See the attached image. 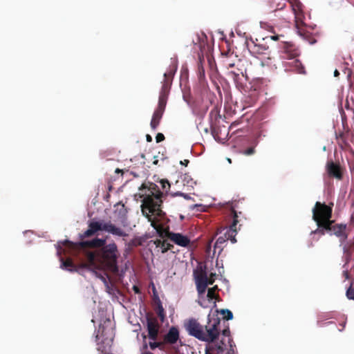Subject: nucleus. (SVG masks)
Segmentation results:
<instances>
[{
  "mask_svg": "<svg viewBox=\"0 0 354 354\" xmlns=\"http://www.w3.org/2000/svg\"><path fill=\"white\" fill-rule=\"evenodd\" d=\"M220 324L221 319L219 317L209 315L205 325H202L198 320L192 318L185 323V328L189 335L203 342L213 343L219 337L221 333Z\"/></svg>",
  "mask_w": 354,
  "mask_h": 354,
  "instance_id": "f257e3e1",
  "label": "nucleus"
},
{
  "mask_svg": "<svg viewBox=\"0 0 354 354\" xmlns=\"http://www.w3.org/2000/svg\"><path fill=\"white\" fill-rule=\"evenodd\" d=\"M140 189L142 192L146 190L143 193L145 197L141 205L142 214L145 216H149V214L160 217L164 216L165 212L161 209L163 193L160 191L158 186L153 183H144Z\"/></svg>",
  "mask_w": 354,
  "mask_h": 354,
  "instance_id": "f03ea898",
  "label": "nucleus"
},
{
  "mask_svg": "<svg viewBox=\"0 0 354 354\" xmlns=\"http://www.w3.org/2000/svg\"><path fill=\"white\" fill-rule=\"evenodd\" d=\"M118 247L115 243L106 245L97 252L98 262L106 269L115 272L118 270L117 260L118 257Z\"/></svg>",
  "mask_w": 354,
  "mask_h": 354,
  "instance_id": "7ed1b4c3",
  "label": "nucleus"
},
{
  "mask_svg": "<svg viewBox=\"0 0 354 354\" xmlns=\"http://www.w3.org/2000/svg\"><path fill=\"white\" fill-rule=\"evenodd\" d=\"M311 233L317 234L320 236H324L326 234L335 235L339 239L341 245L347 239L348 235L347 233V225L345 223H337L335 220H331L323 225L322 228H317L312 231Z\"/></svg>",
  "mask_w": 354,
  "mask_h": 354,
  "instance_id": "20e7f679",
  "label": "nucleus"
},
{
  "mask_svg": "<svg viewBox=\"0 0 354 354\" xmlns=\"http://www.w3.org/2000/svg\"><path fill=\"white\" fill-rule=\"evenodd\" d=\"M333 203L326 205L324 203L316 202L313 208V219L316 223L317 228H322L323 225L332 219Z\"/></svg>",
  "mask_w": 354,
  "mask_h": 354,
  "instance_id": "39448f33",
  "label": "nucleus"
},
{
  "mask_svg": "<svg viewBox=\"0 0 354 354\" xmlns=\"http://www.w3.org/2000/svg\"><path fill=\"white\" fill-rule=\"evenodd\" d=\"M238 203H233L231 207L232 215V223L230 225L229 227H224L222 230H220L218 233L221 234L223 231H224L223 237L227 238V241L230 240L232 243H236V236L237 234V224L240 222L239 218L242 215L241 212H237L236 208Z\"/></svg>",
  "mask_w": 354,
  "mask_h": 354,
  "instance_id": "423d86ee",
  "label": "nucleus"
},
{
  "mask_svg": "<svg viewBox=\"0 0 354 354\" xmlns=\"http://www.w3.org/2000/svg\"><path fill=\"white\" fill-rule=\"evenodd\" d=\"M104 239L95 238L91 241H82L77 243L68 240L63 241L62 244L70 250L77 251L85 248H103L105 246Z\"/></svg>",
  "mask_w": 354,
  "mask_h": 354,
  "instance_id": "0eeeda50",
  "label": "nucleus"
},
{
  "mask_svg": "<svg viewBox=\"0 0 354 354\" xmlns=\"http://www.w3.org/2000/svg\"><path fill=\"white\" fill-rule=\"evenodd\" d=\"M88 229H90L95 234L98 231H105L113 235L119 236H126L127 234L120 227H116L111 222L102 223L98 221H92L88 224Z\"/></svg>",
  "mask_w": 354,
  "mask_h": 354,
  "instance_id": "6e6552de",
  "label": "nucleus"
},
{
  "mask_svg": "<svg viewBox=\"0 0 354 354\" xmlns=\"http://www.w3.org/2000/svg\"><path fill=\"white\" fill-rule=\"evenodd\" d=\"M248 48L250 53L257 57L260 55L265 56L266 59L261 62L262 66L266 65L277 68L275 64H272V58L270 56V51L269 50L268 46L265 44H256L254 41H252V44L248 45Z\"/></svg>",
  "mask_w": 354,
  "mask_h": 354,
  "instance_id": "1a4fd4ad",
  "label": "nucleus"
},
{
  "mask_svg": "<svg viewBox=\"0 0 354 354\" xmlns=\"http://www.w3.org/2000/svg\"><path fill=\"white\" fill-rule=\"evenodd\" d=\"M149 216H145L151 223V225L156 230L157 233L161 238H167L169 239V235L172 232L169 231L168 226L165 227L164 220L165 214L162 217L153 215L152 214H148Z\"/></svg>",
  "mask_w": 354,
  "mask_h": 354,
  "instance_id": "9d476101",
  "label": "nucleus"
},
{
  "mask_svg": "<svg viewBox=\"0 0 354 354\" xmlns=\"http://www.w3.org/2000/svg\"><path fill=\"white\" fill-rule=\"evenodd\" d=\"M326 171L329 178L342 180L344 178L345 168L339 162L330 160L326 162Z\"/></svg>",
  "mask_w": 354,
  "mask_h": 354,
  "instance_id": "9b49d317",
  "label": "nucleus"
},
{
  "mask_svg": "<svg viewBox=\"0 0 354 354\" xmlns=\"http://www.w3.org/2000/svg\"><path fill=\"white\" fill-rule=\"evenodd\" d=\"M147 327L149 339L153 341L156 340L159 333V324L157 319L147 316Z\"/></svg>",
  "mask_w": 354,
  "mask_h": 354,
  "instance_id": "f8f14e48",
  "label": "nucleus"
},
{
  "mask_svg": "<svg viewBox=\"0 0 354 354\" xmlns=\"http://www.w3.org/2000/svg\"><path fill=\"white\" fill-rule=\"evenodd\" d=\"M195 278L198 294L201 295L205 293L208 285L207 272L205 270H201L199 272L196 274Z\"/></svg>",
  "mask_w": 354,
  "mask_h": 354,
  "instance_id": "ddd939ff",
  "label": "nucleus"
},
{
  "mask_svg": "<svg viewBox=\"0 0 354 354\" xmlns=\"http://www.w3.org/2000/svg\"><path fill=\"white\" fill-rule=\"evenodd\" d=\"M295 15L296 24H302L304 19L303 5L299 0H288Z\"/></svg>",
  "mask_w": 354,
  "mask_h": 354,
  "instance_id": "4468645a",
  "label": "nucleus"
},
{
  "mask_svg": "<svg viewBox=\"0 0 354 354\" xmlns=\"http://www.w3.org/2000/svg\"><path fill=\"white\" fill-rule=\"evenodd\" d=\"M342 250L344 254V259L345 261L342 268H345L346 266H348V264L354 259V240L349 241L344 244Z\"/></svg>",
  "mask_w": 354,
  "mask_h": 354,
  "instance_id": "2eb2a0df",
  "label": "nucleus"
},
{
  "mask_svg": "<svg viewBox=\"0 0 354 354\" xmlns=\"http://www.w3.org/2000/svg\"><path fill=\"white\" fill-rule=\"evenodd\" d=\"M169 240L181 247H187L190 243L189 237L180 233L172 232L169 235Z\"/></svg>",
  "mask_w": 354,
  "mask_h": 354,
  "instance_id": "dca6fc26",
  "label": "nucleus"
},
{
  "mask_svg": "<svg viewBox=\"0 0 354 354\" xmlns=\"http://www.w3.org/2000/svg\"><path fill=\"white\" fill-rule=\"evenodd\" d=\"M179 339V330L175 327L172 326L169 329L167 333L164 336L163 340L165 344H174Z\"/></svg>",
  "mask_w": 354,
  "mask_h": 354,
  "instance_id": "f3484780",
  "label": "nucleus"
},
{
  "mask_svg": "<svg viewBox=\"0 0 354 354\" xmlns=\"http://www.w3.org/2000/svg\"><path fill=\"white\" fill-rule=\"evenodd\" d=\"M225 67L227 70V75L235 82H238L240 75L243 74L242 71L236 67L234 63H226Z\"/></svg>",
  "mask_w": 354,
  "mask_h": 354,
  "instance_id": "a211bd4d",
  "label": "nucleus"
},
{
  "mask_svg": "<svg viewBox=\"0 0 354 354\" xmlns=\"http://www.w3.org/2000/svg\"><path fill=\"white\" fill-rule=\"evenodd\" d=\"M348 131L341 132L339 134H336V140L341 149H346L349 147V143L348 142Z\"/></svg>",
  "mask_w": 354,
  "mask_h": 354,
  "instance_id": "6ab92c4d",
  "label": "nucleus"
},
{
  "mask_svg": "<svg viewBox=\"0 0 354 354\" xmlns=\"http://www.w3.org/2000/svg\"><path fill=\"white\" fill-rule=\"evenodd\" d=\"M163 113V111L156 109L155 110L150 122V126L152 130L155 131L158 127Z\"/></svg>",
  "mask_w": 354,
  "mask_h": 354,
  "instance_id": "aec40b11",
  "label": "nucleus"
},
{
  "mask_svg": "<svg viewBox=\"0 0 354 354\" xmlns=\"http://www.w3.org/2000/svg\"><path fill=\"white\" fill-rule=\"evenodd\" d=\"M284 51L283 56L284 58L287 59H294L298 55L297 51L292 48V45L288 44H284Z\"/></svg>",
  "mask_w": 354,
  "mask_h": 354,
  "instance_id": "412c9836",
  "label": "nucleus"
},
{
  "mask_svg": "<svg viewBox=\"0 0 354 354\" xmlns=\"http://www.w3.org/2000/svg\"><path fill=\"white\" fill-rule=\"evenodd\" d=\"M272 11L281 10L286 7V0H270L268 2Z\"/></svg>",
  "mask_w": 354,
  "mask_h": 354,
  "instance_id": "4be33fe9",
  "label": "nucleus"
},
{
  "mask_svg": "<svg viewBox=\"0 0 354 354\" xmlns=\"http://www.w3.org/2000/svg\"><path fill=\"white\" fill-rule=\"evenodd\" d=\"M167 90H163L161 91L159 100H158V107L156 108V110L165 111L166 104H167V95L165 94Z\"/></svg>",
  "mask_w": 354,
  "mask_h": 354,
  "instance_id": "5701e85b",
  "label": "nucleus"
},
{
  "mask_svg": "<svg viewBox=\"0 0 354 354\" xmlns=\"http://www.w3.org/2000/svg\"><path fill=\"white\" fill-rule=\"evenodd\" d=\"M62 264L61 268L63 269H66L68 271L73 272L76 271V267L75 264L73 263L72 259H67L66 260H64L63 259H61Z\"/></svg>",
  "mask_w": 354,
  "mask_h": 354,
  "instance_id": "b1692460",
  "label": "nucleus"
},
{
  "mask_svg": "<svg viewBox=\"0 0 354 354\" xmlns=\"http://www.w3.org/2000/svg\"><path fill=\"white\" fill-rule=\"evenodd\" d=\"M154 243L156 245V247H160L161 248L162 253L167 252L173 248V245L166 242L165 241H161L160 239L155 241Z\"/></svg>",
  "mask_w": 354,
  "mask_h": 354,
  "instance_id": "393cba45",
  "label": "nucleus"
},
{
  "mask_svg": "<svg viewBox=\"0 0 354 354\" xmlns=\"http://www.w3.org/2000/svg\"><path fill=\"white\" fill-rule=\"evenodd\" d=\"M225 347H226V344H225L224 340L221 339L219 343H218L215 345V347H214V346H212L209 348L206 347L205 350L208 349L209 352H210V351H213L214 348H216L217 350V354H223V353L225 350ZM209 353L212 354L211 353Z\"/></svg>",
  "mask_w": 354,
  "mask_h": 354,
  "instance_id": "a878e982",
  "label": "nucleus"
},
{
  "mask_svg": "<svg viewBox=\"0 0 354 354\" xmlns=\"http://www.w3.org/2000/svg\"><path fill=\"white\" fill-rule=\"evenodd\" d=\"M176 70V67H175L174 69L170 70L167 73H165L164 77H165V82H164L163 86H162V89L163 90H167L168 84H171V82H170L171 80L170 79L174 75Z\"/></svg>",
  "mask_w": 354,
  "mask_h": 354,
  "instance_id": "bb28decb",
  "label": "nucleus"
},
{
  "mask_svg": "<svg viewBox=\"0 0 354 354\" xmlns=\"http://www.w3.org/2000/svg\"><path fill=\"white\" fill-rule=\"evenodd\" d=\"M258 100V93L254 90L246 97L245 102L249 104V106L254 104Z\"/></svg>",
  "mask_w": 354,
  "mask_h": 354,
  "instance_id": "cd10ccee",
  "label": "nucleus"
},
{
  "mask_svg": "<svg viewBox=\"0 0 354 354\" xmlns=\"http://www.w3.org/2000/svg\"><path fill=\"white\" fill-rule=\"evenodd\" d=\"M156 313H157L158 316L160 317L161 321H163L165 317V313L164 308L162 307V305L160 299L158 300L157 307H156Z\"/></svg>",
  "mask_w": 354,
  "mask_h": 354,
  "instance_id": "c85d7f7f",
  "label": "nucleus"
},
{
  "mask_svg": "<svg viewBox=\"0 0 354 354\" xmlns=\"http://www.w3.org/2000/svg\"><path fill=\"white\" fill-rule=\"evenodd\" d=\"M86 259L90 265H94L95 261H98L97 253L88 252L86 254Z\"/></svg>",
  "mask_w": 354,
  "mask_h": 354,
  "instance_id": "c756f323",
  "label": "nucleus"
},
{
  "mask_svg": "<svg viewBox=\"0 0 354 354\" xmlns=\"http://www.w3.org/2000/svg\"><path fill=\"white\" fill-rule=\"evenodd\" d=\"M164 340L162 342H156V340L153 342H149V347L151 350H154L156 348H160V350H163L165 347Z\"/></svg>",
  "mask_w": 354,
  "mask_h": 354,
  "instance_id": "7c9ffc66",
  "label": "nucleus"
},
{
  "mask_svg": "<svg viewBox=\"0 0 354 354\" xmlns=\"http://www.w3.org/2000/svg\"><path fill=\"white\" fill-rule=\"evenodd\" d=\"M198 76L200 80H203L205 78V69L201 59L198 63Z\"/></svg>",
  "mask_w": 354,
  "mask_h": 354,
  "instance_id": "2f4dec72",
  "label": "nucleus"
},
{
  "mask_svg": "<svg viewBox=\"0 0 354 354\" xmlns=\"http://www.w3.org/2000/svg\"><path fill=\"white\" fill-rule=\"evenodd\" d=\"M219 313L223 315V319L225 320H230L233 318L232 313L228 309H221Z\"/></svg>",
  "mask_w": 354,
  "mask_h": 354,
  "instance_id": "473e14b6",
  "label": "nucleus"
},
{
  "mask_svg": "<svg viewBox=\"0 0 354 354\" xmlns=\"http://www.w3.org/2000/svg\"><path fill=\"white\" fill-rule=\"evenodd\" d=\"M218 290V286H215L211 288H209L208 289V291H207V297L209 299H215L216 297V291Z\"/></svg>",
  "mask_w": 354,
  "mask_h": 354,
  "instance_id": "72a5a7b5",
  "label": "nucleus"
},
{
  "mask_svg": "<svg viewBox=\"0 0 354 354\" xmlns=\"http://www.w3.org/2000/svg\"><path fill=\"white\" fill-rule=\"evenodd\" d=\"M227 241V238L226 237H223V236H220L216 243H215V245L214 247L215 248H223V244L225 243V242Z\"/></svg>",
  "mask_w": 354,
  "mask_h": 354,
  "instance_id": "f704fd0d",
  "label": "nucleus"
},
{
  "mask_svg": "<svg viewBox=\"0 0 354 354\" xmlns=\"http://www.w3.org/2000/svg\"><path fill=\"white\" fill-rule=\"evenodd\" d=\"M353 285V282H351L346 292V297L351 300H354V289L352 288Z\"/></svg>",
  "mask_w": 354,
  "mask_h": 354,
  "instance_id": "c9c22d12",
  "label": "nucleus"
},
{
  "mask_svg": "<svg viewBox=\"0 0 354 354\" xmlns=\"http://www.w3.org/2000/svg\"><path fill=\"white\" fill-rule=\"evenodd\" d=\"M94 235L95 234L90 229L88 228L85 232L80 234V239L83 240L86 238H88Z\"/></svg>",
  "mask_w": 354,
  "mask_h": 354,
  "instance_id": "e433bc0d",
  "label": "nucleus"
},
{
  "mask_svg": "<svg viewBox=\"0 0 354 354\" xmlns=\"http://www.w3.org/2000/svg\"><path fill=\"white\" fill-rule=\"evenodd\" d=\"M160 184H161V186H162V189L164 192H167V191L170 188V183L169 182L168 180L167 179H162L160 181Z\"/></svg>",
  "mask_w": 354,
  "mask_h": 354,
  "instance_id": "4c0bfd02",
  "label": "nucleus"
},
{
  "mask_svg": "<svg viewBox=\"0 0 354 354\" xmlns=\"http://www.w3.org/2000/svg\"><path fill=\"white\" fill-rule=\"evenodd\" d=\"M255 153V149L254 147H249L248 149L243 151V154L245 156H250Z\"/></svg>",
  "mask_w": 354,
  "mask_h": 354,
  "instance_id": "58836bf2",
  "label": "nucleus"
},
{
  "mask_svg": "<svg viewBox=\"0 0 354 354\" xmlns=\"http://www.w3.org/2000/svg\"><path fill=\"white\" fill-rule=\"evenodd\" d=\"M221 333L224 337H227L228 339L232 338L230 335V330L229 326H227L225 328L222 330Z\"/></svg>",
  "mask_w": 354,
  "mask_h": 354,
  "instance_id": "ea45409f",
  "label": "nucleus"
},
{
  "mask_svg": "<svg viewBox=\"0 0 354 354\" xmlns=\"http://www.w3.org/2000/svg\"><path fill=\"white\" fill-rule=\"evenodd\" d=\"M344 269V270L342 272L344 277L345 278V279H347V280L350 279L351 276H350V273L348 270V266H346V267Z\"/></svg>",
  "mask_w": 354,
  "mask_h": 354,
  "instance_id": "a19ab883",
  "label": "nucleus"
},
{
  "mask_svg": "<svg viewBox=\"0 0 354 354\" xmlns=\"http://www.w3.org/2000/svg\"><path fill=\"white\" fill-rule=\"evenodd\" d=\"M165 138V136L162 133H158L156 136V142H160L163 141Z\"/></svg>",
  "mask_w": 354,
  "mask_h": 354,
  "instance_id": "79ce46f5",
  "label": "nucleus"
},
{
  "mask_svg": "<svg viewBox=\"0 0 354 354\" xmlns=\"http://www.w3.org/2000/svg\"><path fill=\"white\" fill-rule=\"evenodd\" d=\"M215 277H216V274H213V273H212V274H210V277H209V278H208V277H207V282H208V285H209H209L213 284V283H214V281H215Z\"/></svg>",
  "mask_w": 354,
  "mask_h": 354,
  "instance_id": "37998d69",
  "label": "nucleus"
},
{
  "mask_svg": "<svg viewBox=\"0 0 354 354\" xmlns=\"http://www.w3.org/2000/svg\"><path fill=\"white\" fill-rule=\"evenodd\" d=\"M325 318V317L322 315H320L318 316L317 319V325L319 326H323V319Z\"/></svg>",
  "mask_w": 354,
  "mask_h": 354,
  "instance_id": "c03bdc74",
  "label": "nucleus"
},
{
  "mask_svg": "<svg viewBox=\"0 0 354 354\" xmlns=\"http://www.w3.org/2000/svg\"><path fill=\"white\" fill-rule=\"evenodd\" d=\"M281 37H283V35H272V36H270V39H272V40L277 41V40H278Z\"/></svg>",
  "mask_w": 354,
  "mask_h": 354,
  "instance_id": "a18cd8bd",
  "label": "nucleus"
},
{
  "mask_svg": "<svg viewBox=\"0 0 354 354\" xmlns=\"http://www.w3.org/2000/svg\"><path fill=\"white\" fill-rule=\"evenodd\" d=\"M189 162V160L185 159L184 160H181L180 162V164L187 167L188 165Z\"/></svg>",
  "mask_w": 354,
  "mask_h": 354,
  "instance_id": "49530a36",
  "label": "nucleus"
},
{
  "mask_svg": "<svg viewBox=\"0 0 354 354\" xmlns=\"http://www.w3.org/2000/svg\"><path fill=\"white\" fill-rule=\"evenodd\" d=\"M133 290L134 292L136 293V294L140 293V288L137 286H133Z\"/></svg>",
  "mask_w": 354,
  "mask_h": 354,
  "instance_id": "de8ad7c7",
  "label": "nucleus"
},
{
  "mask_svg": "<svg viewBox=\"0 0 354 354\" xmlns=\"http://www.w3.org/2000/svg\"><path fill=\"white\" fill-rule=\"evenodd\" d=\"M146 140L148 142H150L152 141V137L150 135L147 134L146 136Z\"/></svg>",
  "mask_w": 354,
  "mask_h": 354,
  "instance_id": "09e8293b",
  "label": "nucleus"
},
{
  "mask_svg": "<svg viewBox=\"0 0 354 354\" xmlns=\"http://www.w3.org/2000/svg\"><path fill=\"white\" fill-rule=\"evenodd\" d=\"M339 75V72L338 71V70L335 69L334 71V76L338 77Z\"/></svg>",
  "mask_w": 354,
  "mask_h": 354,
  "instance_id": "8fccbe9b",
  "label": "nucleus"
},
{
  "mask_svg": "<svg viewBox=\"0 0 354 354\" xmlns=\"http://www.w3.org/2000/svg\"><path fill=\"white\" fill-rule=\"evenodd\" d=\"M176 195L183 196L185 198H187V195L183 193H177Z\"/></svg>",
  "mask_w": 354,
  "mask_h": 354,
  "instance_id": "3c124183",
  "label": "nucleus"
},
{
  "mask_svg": "<svg viewBox=\"0 0 354 354\" xmlns=\"http://www.w3.org/2000/svg\"><path fill=\"white\" fill-rule=\"evenodd\" d=\"M115 173H118V174H119V173H122H122H123L122 170H121V169H118V168H117V169H115Z\"/></svg>",
  "mask_w": 354,
  "mask_h": 354,
  "instance_id": "603ef678",
  "label": "nucleus"
},
{
  "mask_svg": "<svg viewBox=\"0 0 354 354\" xmlns=\"http://www.w3.org/2000/svg\"><path fill=\"white\" fill-rule=\"evenodd\" d=\"M101 279H102V280L105 283H107L106 279V278H105V277H101Z\"/></svg>",
  "mask_w": 354,
  "mask_h": 354,
  "instance_id": "864d4df0",
  "label": "nucleus"
},
{
  "mask_svg": "<svg viewBox=\"0 0 354 354\" xmlns=\"http://www.w3.org/2000/svg\"><path fill=\"white\" fill-rule=\"evenodd\" d=\"M345 324H346V322H344L343 324H341L342 326V329H340L339 331H342L344 329V328L345 327Z\"/></svg>",
  "mask_w": 354,
  "mask_h": 354,
  "instance_id": "5fc2aeb1",
  "label": "nucleus"
},
{
  "mask_svg": "<svg viewBox=\"0 0 354 354\" xmlns=\"http://www.w3.org/2000/svg\"><path fill=\"white\" fill-rule=\"evenodd\" d=\"M214 111L216 113L217 112L216 109H214L212 110L211 112H210V114L212 115Z\"/></svg>",
  "mask_w": 354,
  "mask_h": 354,
  "instance_id": "6e6d98bb",
  "label": "nucleus"
},
{
  "mask_svg": "<svg viewBox=\"0 0 354 354\" xmlns=\"http://www.w3.org/2000/svg\"><path fill=\"white\" fill-rule=\"evenodd\" d=\"M294 62L296 64H300V63L299 62V61L297 59H295L294 60Z\"/></svg>",
  "mask_w": 354,
  "mask_h": 354,
  "instance_id": "4d7b16f0",
  "label": "nucleus"
},
{
  "mask_svg": "<svg viewBox=\"0 0 354 354\" xmlns=\"http://www.w3.org/2000/svg\"><path fill=\"white\" fill-rule=\"evenodd\" d=\"M158 160H154V161H153V164H154V165H157V164H158Z\"/></svg>",
  "mask_w": 354,
  "mask_h": 354,
  "instance_id": "13d9d810",
  "label": "nucleus"
},
{
  "mask_svg": "<svg viewBox=\"0 0 354 354\" xmlns=\"http://www.w3.org/2000/svg\"><path fill=\"white\" fill-rule=\"evenodd\" d=\"M205 354H210L208 349H206V352L205 353Z\"/></svg>",
  "mask_w": 354,
  "mask_h": 354,
  "instance_id": "bf43d9fd",
  "label": "nucleus"
},
{
  "mask_svg": "<svg viewBox=\"0 0 354 354\" xmlns=\"http://www.w3.org/2000/svg\"><path fill=\"white\" fill-rule=\"evenodd\" d=\"M227 161H228L230 163H231V162H231V159H230V158H227Z\"/></svg>",
  "mask_w": 354,
  "mask_h": 354,
  "instance_id": "052dcab7",
  "label": "nucleus"
},
{
  "mask_svg": "<svg viewBox=\"0 0 354 354\" xmlns=\"http://www.w3.org/2000/svg\"><path fill=\"white\" fill-rule=\"evenodd\" d=\"M143 354H153V353H150V352H147V353H143Z\"/></svg>",
  "mask_w": 354,
  "mask_h": 354,
  "instance_id": "680f3d73",
  "label": "nucleus"
}]
</instances>
